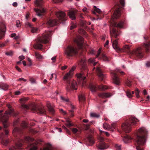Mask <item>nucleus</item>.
I'll use <instances>...</instances> for the list:
<instances>
[{
	"mask_svg": "<svg viewBox=\"0 0 150 150\" xmlns=\"http://www.w3.org/2000/svg\"><path fill=\"white\" fill-rule=\"evenodd\" d=\"M22 126L23 127H25L27 126V124L25 122H23L22 124Z\"/></svg>",
	"mask_w": 150,
	"mask_h": 150,
	"instance_id": "obj_64",
	"label": "nucleus"
},
{
	"mask_svg": "<svg viewBox=\"0 0 150 150\" xmlns=\"http://www.w3.org/2000/svg\"><path fill=\"white\" fill-rule=\"evenodd\" d=\"M31 106L32 107V110H36L37 109L36 107V106L35 104H33L31 105Z\"/></svg>",
	"mask_w": 150,
	"mask_h": 150,
	"instance_id": "obj_55",
	"label": "nucleus"
},
{
	"mask_svg": "<svg viewBox=\"0 0 150 150\" xmlns=\"http://www.w3.org/2000/svg\"><path fill=\"white\" fill-rule=\"evenodd\" d=\"M96 71L98 72V76L101 80H103L104 78L106 77L105 75L102 73L100 69L99 68H97Z\"/></svg>",
	"mask_w": 150,
	"mask_h": 150,
	"instance_id": "obj_17",
	"label": "nucleus"
},
{
	"mask_svg": "<svg viewBox=\"0 0 150 150\" xmlns=\"http://www.w3.org/2000/svg\"><path fill=\"white\" fill-rule=\"evenodd\" d=\"M8 117V116L4 115L2 114H0V121L3 122L4 127V128L7 127L9 125V124L7 123Z\"/></svg>",
	"mask_w": 150,
	"mask_h": 150,
	"instance_id": "obj_5",
	"label": "nucleus"
},
{
	"mask_svg": "<svg viewBox=\"0 0 150 150\" xmlns=\"http://www.w3.org/2000/svg\"><path fill=\"white\" fill-rule=\"evenodd\" d=\"M42 0H36L34 2L35 5L38 7H40L41 6L42 3Z\"/></svg>",
	"mask_w": 150,
	"mask_h": 150,
	"instance_id": "obj_27",
	"label": "nucleus"
},
{
	"mask_svg": "<svg viewBox=\"0 0 150 150\" xmlns=\"http://www.w3.org/2000/svg\"><path fill=\"white\" fill-rule=\"evenodd\" d=\"M130 46H129L128 45H125L123 46V49L125 50V49H127L129 50V48L130 47Z\"/></svg>",
	"mask_w": 150,
	"mask_h": 150,
	"instance_id": "obj_53",
	"label": "nucleus"
},
{
	"mask_svg": "<svg viewBox=\"0 0 150 150\" xmlns=\"http://www.w3.org/2000/svg\"><path fill=\"white\" fill-rule=\"evenodd\" d=\"M110 33L112 36H114L116 38L118 35L117 33V31L116 29L114 28H113L112 30H110Z\"/></svg>",
	"mask_w": 150,
	"mask_h": 150,
	"instance_id": "obj_25",
	"label": "nucleus"
},
{
	"mask_svg": "<svg viewBox=\"0 0 150 150\" xmlns=\"http://www.w3.org/2000/svg\"><path fill=\"white\" fill-rule=\"evenodd\" d=\"M73 74L72 73H71L69 72L67 73L64 77L63 79L65 80H67V81L68 80H69L70 79H71Z\"/></svg>",
	"mask_w": 150,
	"mask_h": 150,
	"instance_id": "obj_23",
	"label": "nucleus"
},
{
	"mask_svg": "<svg viewBox=\"0 0 150 150\" xmlns=\"http://www.w3.org/2000/svg\"><path fill=\"white\" fill-rule=\"evenodd\" d=\"M72 131L73 133L75 134L78 132V130L76 128H73L72 129Z\"/></svg>",
	"mask_w": 150,
	"mask_h": 150,
	"instance_id": "obj_61",
	"label": "nucleus"
},
{
	"mask_svg": "<svg viewBox=\"0 0 150 150\" xmlns=\"http://www.w3.org/2000/svg\"><path fill=\"white\" fill-rule=\"evenodd\" d=\"M127 96L129 98H131L132 97V95L129 91H127L126 93Z\"/></svg>",
	"mask_w": 150,
	"mask_h": 150,
	"instance_id": "obj_56",
	"label": "nucleus"
},
{
	"mask_svg": "<svg viewBox=\"0 0 150 150\" xmlns=\"http://www.w3.org/2000/svg\"><path fill=\"white\" fill-rule=\"evenodd\" d=\"M9 140H7L5 141L3 140L1 142V144L4 146H6L7 144L9 142Z\"/></svg>",
	"mask_w": 150,
	"mask_h": 150,
	"instance_id": "obj_41",
	"label": "nucleus"
},
{
	"mask_svg": "<svg viewBox=\"0 0 150 150\" xmlns=\"http://www.w3.org/2000/svg\"><path fill=\"white\" fill-rule=\"evenodd\" d=\"M16 26L18 28L21 27V23L19 20H17L16 21Z\"/></svg>",
	"mask_w": 150,
	"mask_h": 150,
	"instance_id": "obj_46",
	"label": "nucleus"
},
{
	"mask_svg": "<svg viewBox=\"0 0 150 150\" xmlns=\"http://www.w3.org/2000/svg\"><path fill=\"white\" fill-rule=\"evenodd\" d=\"M118 43V40H115L112 43V46L113 48L115 50L117 51L120 50V48L117 45Z\"/></svg>",
	"mask_w": 150,
	"mask_h": 150,
	"instance_id": "obj_19",
	"label": "nucleus"
},
{
	"mask_svg": "<svg viewBox=\"0 0 150 150\" xmlns=\"http://www.w3.org/2000/svg\"><path fill=\"white\" fill-rule=\"evenodd\" d=\"M6 54L8 56H12L13 54V52L12 51H10L9 52H6Z\"/></svg>",
	"mask_w": 150,
	"mask_h": 150,
	"instance_id": "obj_59",
	"label": "nucleus"
},
{
	"mask_svg": "<svg viewBox=\"0 0 150 150\" xmlns=\"http://www.w3.org/2000/svg\"><path fill=\"white\" fill-rule=\"evenodd\" d=\"M111 96V94L110 93H100L98 94L99 96L102 98H109Z\"/></svg>",
	"mask_w": 150,
	"mask_h": 150,
	"instance_id": "obj_20",
	"label": "nucleus"
},
{
	"mask_svg": "<svg viewBox=\"0 0 150 150\" xmlns=\"http://www.w3.org/2000/svg\"><path fill=\"white\" fill-rule=\"evenodd\" d=\"M79 32L81 34L83 35H85L86 33L85 31L82 29H80L79 30Z\"/></svg>",
	"mask_w": 150,
	"mask_h": 150,
	"instance_id": "obj_48",
	"label": "nucleus"
},
{
	"mask_svg": "<svg viewBox=\"0 0 150 150\" xmlns=\"http://www.w3.org/2000/svg\"><path fill=\"white\" fill-rule=\"evenodd\" d=\"M98 88L101 90H105L106 89H108V87L107 86L105 85L101 84L98 87Z\"/></svg>",
	"mask_w": 150,
	"mask_h": 150,
	"instance_id": "obj_31",
	"label": "nucleus"
},
{
	"mask_svg": "<svg viewBox=\"0 0 150 150\" xmlns=\"http://www.w3.org/2000/svg\"><path fill=\"white\" fill-rule=\"evenodd\" d=\"M25 26L27 27H30L32 28V24L28 22H26L25 23Z\"/></svg>",
	"mask_w": 150,
	"mask_h": 150,
	"instance_id": "obj_51",
	"label": "nucleus"
},
{
	"mask_svg": "<svg viewBox=\"0 0 150 150\" xmlns=\"http://www.w3.org/2000/svg\"><path fill=\"white\" fill-rule=\"evenodd\" d=\"M101 59L105 61H108V57L104 54H102V57Z\"/></svg>",
	"mask_w": 150,
	"mask_h": 150,
	"instance_id": "obj_40",
	"label": "nucleus"
},
{
	"mask_svg": "<svg viewBox=\"0 0 150 150\" xmlns=\"http://www.w3.org/2000/svg\"><path fill=\"white\" fill-rule=\"evenodd\" d=\"M89 87L90 90L92 92H95L96 89V87L93 85L92 84H90Z\"/></svg>",
	"mask_w": 150,
	"mask_h": 150,
	"instance_id": "obj_29",
	"label": "nucleus"
},
{
	"mask_svg": "<svg viewBox=\"0 0 150 150\" xmlns=\"http://www.w3.org/2000/svg\"><path fill=\"white\" fill-rule=\"evenodd\" d=\"M38 112L41 114H44L45 112V110L44 109L42 108L38 109Z\"/></svg>",
	"mask_w": 150,
	"mask_h": 150,
	"instance_id": "obj_42",
	"label": "nucleus"
},
{
	"mask_svg": "<svg viewBox=\"0 0 150 150\" xmlns=\"http://www.w3.org/2000/svg\"><path fill=\"white\" fill-rule=\"evenodd\" d=\"M52 31L46 32L45 33L42 35V37L38 38V40L40 43H46L48 42V39L50 36V33Z\"/></svg>",
	"mask_w": 150,
	"mask_h": 150,
	"instance_id": "obj_4",
	"label": "nucleus"
},
{
	"mask_svg": "<svg viewBox=\"0 0 150 150\" xmlns=\"http://www.w3.org/2000/svg\"><path fill=\"white\" fill-rule=\"evenodd\" d=\"M88 139L90 143V145H92L94 143L93 137L91 135H89L88 137Z\"/></svg>",
	"mask_w": 150,
	"mask_h": 150,
	"instance_id": "obj_28",
	"label": "nucleus"
},
{
	"mask_svg": "<svg viewBox=\"0 0 150 150\" xmlns=\"http://www.w3.org/2000/svg\"><path fill=\"white\" fill-rule=\"evenodd\" d=\"M141 48L139 47L137 48L136 50H134L130 52L131 54H135L139 57H142V54L141 52Z\"/></svg>",
	"mask_w": 150,
	"mask_h": 150,
	"instance_id": "obj_9",
	"label": "nucleus"
},
{
	"mask_svg": "<svg viewBox=\"0 0 150 150\" xmlns=\"http://www.w3.org/2000/svg\"><path fill=\"white\" fill-rule=\"evenodd\" d=\"M76 10L74 11H71L69 12L68 15L69 17L72 20H74L76 19L75 13H76Z\"/></svg>",
	"mask_w": 150,
	"mask_h": 150,
	"instance_id": "obj_16",
	"label": "nucleus"
},
{
	"mask_svg": "<svg viewBox=\"0 0 150 150\" xmlns=\"http://www.w3.org/2000/svg\"><path fill=\"white\" fill-rule=\"evenodd\" d=\"M38 30V28H33V27L32 28V29L31 30V32L33 33H35Z\"/></svg>",
	"mask_w": 150,
	"mask_h": 150,
	"instance_id": "obj_47",
	"label": "nucleus"
},
{
	"mask_svg": "<svg viewBox=\"0 0 150 150\" xmlns=\"http://www.w3.org/2000/svg\"><path fill=\"white\" fill-rule=\"evenodd\" d=\"M130 121L133 125L135 124L138 121L137 119L133 117H132L130 118Z\"/></svg>",
	"mask_w": 150,
	"mask_h": 150,
	"instance_id": "obj_26",
	"label": "nucleus"
},
{
	"mask_svg": "<svg viewBox=\"0 0 150 150\" xmlns=\"http://www.w3.org/2000/svg\"><path fill=\"white\" fill-rule=\"evenodd\" d=\"M28 99V98H23L20 99L19 100L20 102L21 103L23 104L25 102L27 101Z\"/></svg>",
	"mask_w": 150,
	"mask_h": 150,
	"instance_id": "obj_37",
	"label": "nucleus"
},
{
	"mask_svg": "<svg viewBox=\"0 0 150 150\" xmlns=\"http://www.w3.org/2000/svg\"><path fill=\"white\" fill-rule=\"evenodd\" d=\"M122 130L125 132H129L131 128V124L128 122L123 123L121 126Z\"/></svg>",
	"mask_w": 150,
	"mask_h": 150,
	"instance_id": "obj_7",
	"label": "nucleus"
},
{
	"mask_svg": "<svg viewBox=\"0 0 150 150\" xmlns=\"http://www.w3.org/2000/svg\"><path fill=\"white\" fill-rule=\"evenodd\" d=\"M136 91V97L138 98L139 97V93H140V91H139L138 89L137 88H136L135 90Z\"/></svg>",
	"mask_w": 150,
	"mask_h": 150,
	"instance_id": "obj_45",
	"label": "nucleus"
},
{
	"mask_svg": "<svg viewBox=\"0 0 150 150\" xmlns=\"http://www.w3.org/2000/svg\"><path fill=\"white\" fill-rule=\"evenodd\" d=\"M34 10L36 13L37 15L39 17L43 16L44 13L46 11L44 9H40L37 8H35Z\"/></svg>",
	"mask_w": 150,
	"mask_h": 150,
	"instance_id": "obj_15",
	"label": "nucleus"
},
{
	"mask_svg": "<svg viewBox=\"0 0 150 150\" xmlns=\"http://www.w3.org/2000/svg\"><path fill=\"white\" fill-rule=\"evenodd\" d=\"M4 131L5 132V135H7L9 133V132L8 129H4Z\"/></svg>",
	"mask_w": 150,
	"mask_h": 150,
	"instance_id": "obj_62",
	"label": "nucleus"
},
{
	"mask_svg": "<svg viewBox=\"0 0 150 150\" xmlns=\"http://www.w3.org/2000/svg\"><path fill=\"white\" fill-rule=\"evenodd\" d=\"M101 51V48H100L98 50V51L97 52V55L96 56V58L98 57L99 55L100 54Z\"/></svg>",
	"mask_w": 150,
	"mask_h": 150,
	"instance_id": "obj_58",
	"label": "nucleus"
},
{
	"mask_svg": "<svg viewBox=\"0 0 150 150\" xmlns=\"http://www.w3.org/2000/svg\"><path fill=\"white\" fill-rule=\"evenodd\" d=\"M86 61V59L84 57L82 59L80 62V64L82 66H83L85 65V62Z\"/></svg>",
	"mask_w": 150,
	"mask_h": 150,
	"instance_id": "obj_43",
	"label": "nucleus"
},
{
	"mask_svg": "<svg viewBox=\"0 0 150 150\" xmlns=\"http://www.w3.org/2000/svg\"><path fill=\"white\" fill-rule=\"evenodd\" d=\"M109 147L108 145L106 144L105 143L103 142L100 143L98 146V149L101 150L107 149Z\"/></svg>",
	"mask_w": 150,
	"mask_h": 150,
	"instance_id": "obj_18",
	"label": "nucleus"
},
{
	"mask_svg": "<svg viewBox=\"0 0 150 150\" xmlns=\"http://www.w3.org/2000/svg\"><path fill=\"white\" fill-rule=\"evenodd\" d=\"M94 7L95 8L94 9L95 11L93 12V14H95L96 12L99 13H100L101 12V11L100 9L97 8L95 6H94Z\"/></svg>",
	"mask_w": 150,
	"mask_h": 150,
	"instance_id": "obj_39",
	"label": "nucleus"
},
{
	"mask_svg": "<svg viewBox=\"0 0 150 150\" xmlns=\"http://www.w3.org/2000/svg\"><path fill=\"white\" fill-rule=\"evenodd\" d=\"M103 127L105 129L107 130L109 129L110 128V127L109 124L106 123L103 124Z\"/></svg>",
	"mask_w": 150,
	"mask_h": 150,
	"instance_id": "obj_33",
	"label": "nucleus"
},
{
	"mask_svg": "<svg viewBox=\"0 0 150 150\" xmlns=\"http://www.w3.org/2000/svg\"><path fill=\"white\" fill-rule=\"evenodd\" d=\"M58 23L56 20L50 19L47 21L46 23L48 27H53Z\"/></svg>",
	"mask_w": 150,
	"mask_h": 150,
	"instance_id": "obj_12",
	"label": "nucleus"
},
{
	"mask_svg": "<svg viewBox=\"0 0 150 150\" xmlns=\"http://www.w3.org/2000/svg\"><path fill=\"white\" fill-rule=\"evenodd\" d=\"M35 57L37 58L42 59L43 58L42 56L38 52H35Z\"/></svg>",
	"mask_w": 150,
	"mask_h": 150,
	"instance_id": "obj_35",
	"label": "nucleus"
},
{
	"mask_svg": "<svg viewBox=\"0 0 150 150\" xmlns=\"http://www.w3.org/2000/svg\"><path fill=\"white\" fill-rule=\"evenodd\" d=\"M6 31V25L3 22L0 23V39H2L4 37Z\"/></svg>",
	"mask_w": 150,
	"mask_h": 150,
	"instance_id": "obj_6",
	"label": "nucleus"
},
{
	"mask_svg": "<svg viewBox=\"0 0 150 150\" xmlns=\"http://www.w3.org/2000/svg\"><path fill=\"white\" fill-rule=\"evenodd\" d=\"M144 45L146 48V52H148L150 49V43L149 42L145 43Z\"/></svg>",
	"mask_w": 150,
	"mask_h": 150,
	"instance_id": "obj_34",
	"label": "nucleus"
},
{
	"mask_svg": "<svg viewBox=\"0 0 150 150\" xmlns=\"http://www.w3.org/2000/svg\"><path fill=\"white\" fill-rule=\"evenodd\" d=\"M30 81L32 83H35V80L33 78H31L30 79Z\"/></svg>",
	"mask_w": 150,
	"mask_h": 150,
	"instance_id": "obj_63",
	"label": "nucleus"
},
{
	"mask_svg": "<svg viewBox=\"0 0 150 150\" xmlns=\"http://www.w3.org/2000/svg\"><path fill=\"white\" fill-rule=\"evenodd\" d=\"M76 67L74 66H73L72 67L71 69L69 71V72L71 73H72L73 75V71L75 69Z\"/></svg>",
	"mask_w": 150,
	"mask_h": 150,
	"instance_id": "obj_50",
	"label": "nucleus"
},
{
	"mask_svg": "<svg viewBox=\"0 0 150 150\" xmlns=\"http://www.w3.org/2000/svg\"><path fill=\"white\" fill-rule=\"evenodd\" d=\"M8 87V86L5 84H2L0 85L1 89L4 90H6Z\"/></svg>",
	"mask_w": 150,
	"mask_h": 150,
	"instance_id": "obj_30",
	"label": "nucleus"
},
{
	"mask_svg": "<svg viewBox=\"0 0 150 150\" xmlns=\"http://www.w3.org/2000/svg\"><path fill=\"white\" fill-rule=\"evenodd\" d=\"M123 22H121L118 23L117 25L115 24V25L117 27L120 28H122L123 26Z\"/></svg>",
	"mask_w": 150,
	"mask_h": 150,
	"instance_id": "obj_44",
	"label": "nucleus"
},
{
	"mask_svg": "<svg viewBox=\"0 0 150 150\" xmlns=\"http://www.w3.org/2000/svg\"><path fill=\"white\" fill-rule=\"evenodd\" d=\"M66 123H65V125L68 127L73 126V124L71 123L69 119H67L66 120Z\"/></svg>",
	"mask_w": 150,
	"mask_h": 150,
	"instance_id": "obj_32",
	"label": "nucleus"
},
{
	"mask_svg": "<svg viewBox=\"0 0 150 150\" xmlns=\"http://www.w3.org/2000/svg\"><path fill=\"white\" fill-rule=\"evenodd\" d=\"M60 98L63 101V102H68L69 100L68 99H66L64 98V97L61 96Z\"/></svg>",
	"mask_w": 150,
	"mask_h": 150,
	"instance_id": "obj_60",
	"label": "nucleus"
},
{
	"mask_svg": "<svg viewBox=\"0 0 150 150\" xmlns=\"http://www.w3.org/2000/svg\"><path fill=\"white\" fill-rule=\"evenodd\" d=\"M83 38L81 36L78 37L74 40V42L76 43L78 45L81 47L83 43Z\"/></svg>",
	"mask_w": 150,
	"mask_h": 150,
	"instance_id": "obj_14",
	"label": "nucleus"
},
{
	"mask_svg": "<svg viewBox=\"0 0 150 150\" xmlns=\"http://www.w3.org/2000/svg\"><path fill=\"white\" fill-rule=\"evenodd\" d=\"M132 138L129 136H125L123 139L124 142L127 143L129 142Z\"/></svg>",
	"mask_w": 150,
	"mask_h": 150,
	"instance_id": "obj_24",
	"label": "nucleus"
},
{
	"mask_svg": "<svg viewBox=\"0 0 150 150\" xmlns=\"http://www.w3.org/2000/svg\"><path fill=\"white\" fill-rule=\"evenodd\" d=\"M19 131V129L17 127H16L13 130V132L14 133L18 132Z\"/></svg>",
	"mask_w": 150,
	"mask_h": 150,
	"instance_id": "obj_57",
	"label": "nucleus"
},
{
	"mask_svg": "<svg viewBox=\"0 0 150 150\" xmlns=\"http://www.w3.org/2000/svg\"><path fill=\"white\" fill-rule=\"evenodd\" d=\"M111 74L114 83L116 85H119L120 83V81L117 75L113 72H111Z\"/></svg>",
	"mask_w": 150,
	"mask_h": 150,
	"instance_id": "obj_10",
	"label": "nucleus"
},
{
	"mask_svg": "<svg viewBox=\"0 0 150 150\" xmlns=\"http://www.w3.org/2000/svg\"><path fill=\"white\" fill-rule=\"evenodd\" d=\"M78 97L80 101H84L85 100L84 96L83 95H81L79 96Z\"/></svg>",
	"mask_w": 150,
	"mask_h": 150,
	"instance_id": "obj_38",
	"label": "nucleus"
},
{
	"mask_svg": "<svg viewBox=\"0 0 150 150\" xmlns=\"http://www.w3.org/2000/svg\"><path fill=\"white\" fill-rule=\"evenodd\" d=\"M90 116L91 117L96 118H98L100 116V115L99 114L93 112H91L90 113Z\"/></svg>",
	"mask_w": 150,
	"mask_h": 150,
	"instance_id": "obj_36",
	"label": "nucleus"
},
{
	"mask_svg": "<svg viewBox=\"0 0 150 150\" xmlns=\"http://www.w3.org/2000/svg\"><path fill=\"white\" fill-rule=\"evenodd\" d=\"M72 88L76 90L77 87L76 81L73 79H71L66 81V89L67 91L69 92Z\"/></svg>",
	"mask_w": 150,
	"mask_h": 150,
	"instance_id": "obj_3",
	"label": "nucleus"
},
{
	"mask_svg": "<svg viewBox=\"0 0 150 150\" xmlns=\"http://www.w3.org/2000/svg\"><path fill=\"white\" fill-rule=\"evenodd\" d=\"M76 76L78 79L81 80H84L86 78V76L83 73H78L76 74Z\"/></svg>",
	"mask_w": 150,
	"mask_h": 150,
	"instance_id": "obj_22",
	"label": "nucleus"
},
{
	"mask_svg": "<svg viewBox=\"0 0 150 150\" xmlns=\"http://www.w3.org/2000/svg\"><path fill=\"white\" fill-rule=\"evenodd\" d=\"M6 106L9 110L8 111H6L3 115L9 116V115H11L13 113V110L11 108L12 106L9 104H7Z\"/></svg>",
	"mask_w": 150,
	"mask_h": 150,
	"instance_id": "obj_13",
	"label": "nucleus"
},
{
	"mask_svg": "<svg viewBox=\"0 0 150 150\" xmlns=\"http://www.w3.org/2000/svg\"><path fill=\"white\" fill-rule=\"evenodd\" d=\"M47 105L50 113L52 115L54 114V110L53 108L52 107L50 103L49 102H47Z\"/></svg>",
	"mask_w": 150,
	"mask_h": 150,
	"instance_id": "obj_21",
	"label": "nucleus"
},
{
	"mask_svg": "<svg viewBox=\"0 0 150 150\" xmlns=\"http://www.w3.org/2000/svg\"><path fill=\"white\" fill-rule=\"evenodd\" d=\"M115 147L116 149L117 150H120L121 149V145H120L115 144Z\"/></svg>",
	"mask_w": 150,
	"mask_h": 150,
	"instance_id": "obj_49",
	"label": "nucleus"
},
{
	"mask_svg": "<svg viewBox=\"0 0 150 150\" xmlns=\"http://www.w3.org/2000/svg\"><path fill=\"white\" fill-rule=\"evenodd\" d=\"M121 8H118L114 11L113 16H112L113 19L118 18L120 15Z\"/></svg>",
	"mask_w": 150,
	"mask_h": 150,
	"instance_id": "obj_11",
	"label": "nucleus"
},
{
	"mask_svg": "<svg viewBox=\"0 0 150 150\" xmlns=\"http://www.w3.org/2000/svg\"><path fill=\"white\" fill-rule=\"evenodd\" d=\"M55 14L59 20L61 21L64 20L66 14L64 12L60 11H56Z\"/></svg>",
	"mask_w": 150,
	"mask_h": 150,
	"instance_id": "obj_8",
	"label": "nucleus"
},
{
	"mask_svg": "<svg viewBox=\"0 0 150 150\" xmlns=\"http://www.w3.org/2000/svg\"><path fill=\"white\" fill-rule=\"evenodd\" d=\"M22 144L21 143L18 144L16 145V149H19L22 146Z\"/></svg>",
	"mask_w": 150,
	"mask_h": 150,
	"instance_id": "obj_54",
	"label": "nucleus"
},
{
	"mask_svg": "<svg viewBox=\"0 0 150 150\" xmlns=\"http://www.w3.org/2000/svg\"><path fill=\"white\" fill-rule=\"evenodd\" d=\"M21 107L23 109H28L29 108V106L26 105L22 104L21 105Z\"/></svg>",
	"mask_w": 150,
	"mask_h": 150,
	"instance_id": "obj_52",
	"label": "nucleus"
},
{
	"mask_svg": "<svg viewBox=\"0 0 150 150\" xmlns=\"http://www.w3.org/2000/svg\"><path fill=\"white\" fill-rule=\"evenodd\" d=\"M78 53L77 50L71 45L68 46L64 51L65 55L68 58L73 57Z\"/></svg>",
	"mask_w": 150,
	"mask_h": 150,
	"instance_id": "obj_2",
	"label": "nucleus"
},
{
	"mask_svg": "<svg viewBox=\"0 0 150 150\" xmlns=\"http://www.w3.org/2000/svg\"><path fill=\"white\" fill-rule=\"evenodd\" d=\"M147 132L144 127L140 128L137 133L136 142L137 144L136 149L137 150H143L140 146L143 145L146 142Z\"/></svg>",
	"mask_w": 150,
	"mask_h": 150,
	"instance_id": "obj_1",
	"label": "nucleus"
}]
</instances>
